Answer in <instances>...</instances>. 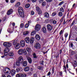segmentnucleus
<instances>
[{
  "label": "nucleus",
  "instance_id": "nucleus-1",
  "mask_svg": "<svg viewBox=\"0 0 77 77\" xmlns=\"http://www.w3.org/2000/svg\"><path fill=\"white\" fill-rule=\"evenodd\" d=\"M13 42V44L15 48L16 49H19L20 47V44L17 42H19V40L18 39H16L12 41Z\"/></svg>",
  "mask_w": 77,
  "mask_h": 77
},
{
  "label": "nucleus",
  "instance_id": "nucleus-2",
  "mask_svg": "<svg viewBox=\"0 0 77 77\" xmlns=\"http://www.w3.org/2000/svg\"><path fill=\"white\" fill-rule=\"evenodd\" d=\"M3 45L6 48H8L12 46V43L10 42H5L3 44Z\"/></svg>",
  "mask_w": 77,
  "mask_h": 77
},
{
  "label": "nucleus",
  "instance_id": "nucleus-3",
  "mask_svg": "<svg viewBox=\"0 0 77 77\" xmlns=\"http://www.w3.org/2000/svg\"><path fill=\"white\" fill-rule=\"evenodd\" d=\"M34 47L36 49H39L41 48V45L38 42H36L34 44Z\"/></svg>",
  "mask_w": 77,
  "mask_h": 77
},
{
  "label": "nucleus",
  "instance_id": "nucleus-4",
  "mask_svg": "<svg viewBox=\"0 0 77 77\" xmlns=\"http://www.w3.org/2000/svg\"><path fill=\"white\" fill-rule=\"evenodd\" d=\"M48 30L50 31V30H51L53 29V27H52V26L50 24H48L47 26Z\"/></svg>",
  "mask_w": 77,
  "mask_h": 77
},
{
  "label": "nucleus",
  "instance_id": "nucleus-5",
  "mask_svg": "<svg viewBox=\"0 0 77 77\" xmlns=\"http://www.w3.org/2000/svg\"><path fill=\"white\" fill-rule=\"evenodd\" d=\"M19 14L21 17L24 18V12L23 11H21V12H19Z\"/></svg>",
  "mask_w": 77,
  "mask_h": 77
},
{
  "label": "nucleus",
  "instance_id": "nucleus-6",
  "mask_svg": "<svg viewBox=\"0 0 77 77\" xmlns=\"http://www.w3.org/2000/svg\"><path fill=\"white\" fill-rule=\"evenodd\" d=\"M35 29L37 32H38L40 29V25L39 24H37L35 26Z\"/></svg>",
  "mask_w": 77,
  "mask_h": 77
},
{
  "label": "nucleus",
  "instance_id": "nucleus-7",
  "mask_svg": "<svg viewBox=\"0 0 77 77\" xmlns=\"http://www.w3.org/2000/svg\"><path fill=\"white\" fill-rule=\"evenodd\" d=\"M13 13V10L12 9H9L7 12V14L8 15L12 14Z\"/></svg>",
  "mask_w": 77,
  "mask_h": 77
},
{
  "label": "nucleus",
  "instance_id": "nucleus-8",
  "mask_svg": "<svg viewBox=\"0 0 77 77\" xmlns=\"http://www.w3.org/2000/svg\"><path fill=\"white\" fill-rule=\"evenodd\" d=\"M20 45L22 47H24L25 46V42L24 41L22 40L20 42Z\"/></svg>",
  "mask_w": 77,
  "mask_h": 77
},
{
  "label": "nucleus",
  "instance_id": "nucleus-9",
  "mask_svg": "<svg viewBox=\"0 0 77 77\" xmlns=\"http://www.w3.org/2000/svg\"><path fill=\"white\" fill-rule=\"evenodd\" d=\"M18 61H19L20 63H23V57L20 56L18 59Z\"/></svg>",
  "mask_w": 77,
  "mask_h": 77
},
{
  "label": "nucleus",
  "instance_id": "nucleus-10",
  "mask_svg": "<svg viewBox=\"0 0 77 77\" xmlns=\"http://www.w3.org/2000/svg\"><path fill=\"white\" fill-rule=\"evenodd\" d=\"M23 50H24L22 49H20L18 51V54H20V55L23 54Z\"/></svg>",
  "mask_w": 77,
  "mask_h": 77
},
{
  "label": "nucleus",
  "instance_id": "nucleus-11",
  "mask_svg": "<svg viewBox=\"0 0 77 77\" xmlns=\"http://www.w3.org/2000/svg\"><path fill=\"white\" fill-rule=\"evenodd\" d=\"M25 41L26 43H29L30 42V38L29 37H26L25 38Z\"/></svg>",
  "mask_w": 77,
  "mask_h": 77
},
{
  "label": "nucleus",
  "instance_id": "nucleus-12",
  "mask_svg": "<svg viewBox=\"0 0 77 77\" xmlns=\"http://www.w3.org/2000/svg\"><path fill=\"white\" fill-rule=\"evenodd\" d=\"M34 41H35V38L32 37L30 38V41L31 44H32L33 43Z\"/></svg>",
  "mask_w": 77,
  "mask_h": 77
},
{
  "label": "nucleus",
  "instance_id": "nucleus-13",
  "mask_svg": "<svg viewBox=\"0 0 77 77\" xmlns=\"http://www.w3.org/2000/svg\"><path fill=\"white\" fill-rule=\"evenodd\" d=\"M16 71L17 72H19L20 71H23V68L21 67H20L19 68H17L16 69Z\"/></svg>",
  "mask_w": 77,
  "mask_h": 77
},
{
  "label": "nucleus",
  "instance_id": "nucleus-14",
  "mask_svg": "<svg viewBox=\"0 0 77 77\" xmlns=\"http://www.w3.org/2000/svg\"><path fill=\"white\" fill-rule=\"evenodd\" d=\"M35 38L36 39H37V40H39L41 39V37L39 35L36 34L35 36Z\"/></svg>",
  "mask_w": 77,
  "mask_h": 77
},
{
  "label": "nucleus",
  "instance_id": "nucleus-15",
  "mask_svg": "<svg viewBox=\"0 0 77 77\" xmlns=\"http://www.w3.org/2000/svg\"><path fill=\"white\" fill-rule=\"evenodd\" d=\"M11 73V75H14L15 74V70L14 69H12Z\"/></svg>",
  "mask_w": 77,
  "mask_h": 77
},
{
  "label": "nucleus",
  "instance_id": "nucleus-16",
  "mask_svg": "<svg viewBox=\"0 0 77 77\" xmlns=\"http://www.w3.org/2000/svg\"><path fill=\"white\" fill-rule=\"evenodd\" d=\"M27 59L29 63H32V59L31 58L28 57L27 58Z\"/></svg>",
  "mask_w": 77,
  "mask_h": 77
},
{
  "label": "nucleus",
  "instance_id": "nucleus-17",
  "mask_svg": "<svg viewBox=\"0 0 77 77\" xmlns=\"http://www.w3.org/2000/svg\"><path fill=\"white\" fill-rule=\"evenodd\" d=\"M44 16L46 18H49L50 17V15L47 12H46L44 14Z\"/></svg>",
  "mask_w": 77,
  "mask_h": 77
},
{
  "label": "nucleus",
  "instance_id": "nucleus-18",
  "mask_svg": "<svg viewBox=\"0 0 77 77\" xmlns=\"http://www.w3.org/2000/svg\"><path fill=\"white\" fill-rule=\"evenodd\" d=\"M30 69V68L29 66H26L25 67L24 69V70L25 71H29V69Z\"/></svg>",
  "mask_w": 77,
  "mask_h": 77
},
{
  "label": "nucleus",
  "instance_id": "nucleus-19",
  "mask_svg": "<svg viewBox=\"0 0 77 77\" xmlns=\"http://www.w3.org/2000/svg\"><path fill=\"white\" fill-rule=\"evenodd\" d=\"M23 11V8L21 7H20L18 9V12H20Z\"/></svg>",
  "mask_w": 77,
  "mask_h": 77
},
{
  "label": "nucleus",
  "instance_id": "nucleus-20",
  "mask_svg": "<svg viewBox=\"0 0 77 77\" xmlns=\"http://www.w3.org/2000/svg\"><path fill=\"white\" fill-rule=\"evenodd\" d=\"M42 31L43 33H45L46 32H47V30L46 29V28H45V27H43L42 28Z\"/></svg>",
  "mask_w": 77,
  "mask_h": 77
},
{
  "label": "nucleus",
  "instance_id": "nucleus-21",
  "mask_svg": "<svg viewBox=\"0 0 77 77\" xmlns=\"http://www.w3.org/2000/svg\"><path fill=\"white\" fill-rule=\"evenodd\" d=\"M16 77H23L22 73H18L16 75Z\"/></svg>",
  "mask_w": 77,
  "mask_h": 77
},
{
  "label": "nucleus",
  "instance_id": "nucleus-22",
  "mask_svg": "<svg viewBox=\"0 0 77 77\" xmlns=\"http://www.w3.org/2000/svg\"><path fill=\"white\" fill-rule=\"evenodd\" d=\"M20 2H18L16 3V5H15V7L16 8H18V6H20Z\"/></svg>",
  "mask_w": 77,
  "mask_h": 77
},
{
  "label": "nucleus",
  "instance_id": "nucleus-23",
  "mask_svg": "<svg viewBox=\"0 0 77 77\" xmlns=\"http://www.w3.org/2000/svg\"><path fill=\"white\" fill-rule=\"evenodd\" d=\"M38 69H39V70H43V69H44V67L41 66H38L37 67Z\"/></svg>",
  "mask_w": 77,
  "mask_h": 77
},
{
  "label": "nucleus",
  "instance_id": "nucleus-24",
  "mask_svg": "<svg viewBox=\"0 0 77 77\" xmlns=\"http://www.w3.org/2000/svg\"><path fill=\"white\" fill-rule=\"evenodd\" d=\"M8 56H10V57H11L12 56H14V53L12 52H10L8 53Z\"/></svg>",
  "mask_w": 77,
  "mask_h": 77
},
{
  "label": "nucleus",
  "instance_id": "nucleus-25",
  "mask_svg": "<svg viewBox=\"0 0 77 77\" xmlns=\"http://www.w3.org/2000/svg\"><path fill=\"white\" fill-rule=\"evenodd\" d=\"M26 50L28 53H30V52H31V51H32V49L31 48H26Z\"/></svg>",
  "mask_w": 77,
  "mask_h": 77
},
{
  "label": "nucleus",
  "instance_id": "nucleus-26",
  "mask_svg": "<svg viewBox=\"0 0 77 77\" xmlns=\"http://www.w3.org/2000/svg\"><path fill=\"white\" fill-rule=\"evenodd\" d=\"M9 51L10 50L9 48H6L4 50V52H7L8 53V52H9Z\"/></svg>",
  "mask_w": 77,
  "mask_h": 77
},
{
  "label": "nucleus",
  "instance_id": "nucleus-27",
  "mask_svg": "<svg viewBox=\"0 0 77 77\" xmlns=\"http://www.w3.org/2000/svg\"><path fill=\"white\" fill-rule=\"evenodd\" d=\"M7 70L6 73H9V72H11V69L7 67Z\"/></svg>",
  "mask_w": 77,
  "mask_h": 77
},
{
  "label": "nucleus",
  "instance_id": "nucleus-28",
  "mask_svg": "<svg viewBox=\"0 0 77 77\" xmlns=\"http://www.w3.org/2000/svg\"><path fill=\"white\" fill-rule=\"evenodd\" d=\"M20 63H21L18 60H17L16 62V64L17 66H20Z\"/></svg>",
  "mask_w": 77,
  "mask_h": 77
},
{
  "label": "nucleus",
  "instance_id": "nucleus-29",
  "mask_svg": "<svg viewBox=\"0 0 77 77\" xmlns=\"http://www.w3.org/2000/svg\"><path fill=\"white\" fill-rule=\"evenodd\" d=\"M29 31H26L23 32V35H27L28 34H29Z\"/></svg>",
  "mask_w": 77,
  "mask_h": 77
},
{
  "label": "nucleus",
  "instance_id": "nucleus-30",
  "mask_svg": "<svg viewBox=\"0 0 77 77\" xmlns=\"http://www.w3.org/2000/svg\"><path fill=\"white\" fill-rule=\"evenodd\" d=\"M27 65V63L26 61H24L23 63V66H26Z\"/></svg>",
  "mask_w": 77,
  "mask_h": 77
},
{
  "label": "nucleus",
  "instance_id": "nucleus-31",
  "mask_svg": "<svg viewBox=\"0 0 77 77\" xmlns=\"http://www.w3.org/2000/svg\"><path fill=\"white\" fill-rule=\"evenodd\" d=\"M60 12H64V9L63 8H61L60 9Z\"/></svg>",
  "mask_w": 77,
  "mask_h": 77
},
{
  "label": "nucleus",
  "instance_id": "nucleus-32",
  "mask_svg": "<svg viewBox=\"0 0 77 77\" xmlns=\"http://www.w3.org/2000/svg\"><path fill=\"white\" fill-rule=\"evenodd\" d=\"M33 57L34 59H36V58H37V56L36 55V54L35 53H33Z\"/></svg>",
  "mask_w": 77,
  "mask_h": 77
},
{
  "label": "nucleus",
  "instance_id": "nucleus-33",
  "mask_svg": "<svg viewBox=\"0 0 77 77\" xmlns=\"http://www.w3.org/2000/svg\"><path fill=\"white\" fill-rule=\"evenodd\" d=\"M30 4H28L26 5H25V8H29L30 7Z\"/></svg>",
  "mask_w": 77,
  "mask_h": 77
},
{
  "label": "nucleus",
  "instance_id": "nucleus-34",
  "mask_svg": "<svg viewBox=\"0 0 77 77\" xmlns=\"http://www.w3.org/2000/svg\"><path fill=\"white\" fill-rule=\"evenodd\" d=\"M44 61H40L39 63L40 64V65H44Z\"/></svg>",
  "mask_w": 77,
  "mask_h": 77
},
{
  "label": "nucleus",
  "instance_id": "nucleus-35",
  "mask_svg": "<svg viewBox=\"0 0 77 77\" xmlns=\"http://www.w3.org/2000/svg\"><path fill=\"white\" fill-rule=\"evenodd\" d=\"M63 15L62 13V12H59L58 13V16L59 17H62Z\"/></svg>",
  "mask_w": 77,
  "mask_h": 77
},
{
  "label": "nucleus",
  "instance_id": "nucleus-36",
  "mask_svg": "<svg viewBox=\"0 0 77 77\" xmlns=\"http://www.w3.org/2000/svg\"><path fill=\"white\" fill-rule=\"evenodd\" d=\"M24 27V24L23 23H21L20 25V28H22Z\"/></svg>",
  "mask_w": 77,
  "mask_h": 77
},
{
  "label": "nucleus",
  "instance_id": "nucleus-37",
  "mask_svg": "<svg viewBox=\"0 0 77 77\" xmlns=\"http://www.w3.org/2000/svg\"><path fill=\"white\" fill-rule=\"evenodd\" d=\"M35 34V31L34 30L32 31L31 33V35H34Z\"/></svg>",
  "mask_w": 77,
  "mask_h": 77
},
{
  "label": "nucleus",
  "instance_id": "nucleus-38",
  "mask_svg": "<svg viewBox=\"0 0 77 77\" xmlns=\"http://www.w3.org/2000/svg\"><path fill=\"white\" fill-rule=\"evenodd\" d=\"M46 5V2H44L42 3V6H44Z\"/></svg>",
  "mask_w": 77,
  "mask_h": 77
},
{
  "label": "nucleus",
  "instance_id": "nucleus-39",
  "mask_svg": "<svg viewBox=\"0 0 77 77\" xmlns=\"http://www.w3.org/2000/svg\"><path fill=\"white\" fill-rule=\"evenodd\" d=\"M36 10L37 11H39V10H40L41 9H40V8H39V7H36Z\"/></svg>",
  "mask_w": 77,
  "mask_h": 77
},
{
  "label": "nucleus",
  "instance_id": "nucleus-40",
  "mask_svg": "<svg viewBox=\"0 0 77 77\" xmlns=\"http://www.w3.org/2000/svg\"><path fill=\"white\" fill-rule=\"evenodd\" d=\"M75 23V20H74L73 21L72 23H71V26H72Z\"/></svg>",
  "mask_w": 77,
  "mask_h": 77
},
{
  "label": "nucleus",
  "instance_id": "nucleus-41",
  "mask_svg": "<svg viewBox=\"0 0 77 77\" xmlns=\"http://www.w3.org/2000/svg\"><path fill=\"white\" fill-rule=\"evenodd\" d=\"M38 13V14H41V13H42V11L41 10H38V11H37Z\"/></svg>",
  "mask_w": 77,
  "mask_h": 77
},
{
  "label": "nucleus",
  "instance_id": "nucleus-42",
  "mask_svg": "<svg viewBox=\"0 0 77 77\" xmlns=\"http://www.w3.org/2000/svg\"><path fill=\"white\" fill-rule=\"evenodd\" d=\"M59 75H60V76H62L63 75V72L62 71L59 72Z\"/></svg>",
  "mask_w": 77,
  "mask_h": 77
},
{
  "label": "nucleus",
  "instance_id": "nucleus-43",
  "mask_svg": "<svg viewBox=\"0 0 77 77\" xmlns=\"http://www.w3.org/2000/svg\"><path fill=\"white\" fill-rule=\"evenodd\" d=\"M29 25L28 23H26L25 26V28H27L29 27Z\"/></svg>",
  "mask_w": 77,
  "mask_h": 77
},
{
  "label": "nucleus",
  "instance_id": "nucleus-44",
  "mask_svg": "<svg viewBox=\"0 0 77 77\" xmlns=\"http://www.w3.org/2000/svg\"><path fill=\"white\" fill-rule=\"evenodd\" d=\"M68 33H66L64 35V36L66 38H67V37L68 36Z\"/></svg>",
  "mask_w": 77,
  "mask_h": 77
},
{
  "label": "nucleus",
  "instance_id": "nucleus-45",
  "mask_svg": "<svg viewBox=\"0 0 77 77\" xmlns=\"http://www.w3.org/2000/svg\"><path fill=\"white\" fill-rule=\"evenodd\" d=\"M34 14H35V13L34 12V11H31V15H33Z\"/></svg>",
  "mask_w": 77,
  "mask_h": 77
},
{
  "label": "nucleus",
  "instance_id": "nucleus-46",
  "mask_svg": "<svg viewBox=\"0 0 77 77\" xmlns=\"http://www.w3.org/2000/svg\"><path fill=\"white\" fill-rule=\"evenodd\" d=\"M23 77H26V73H22Z\"/></svg>",
  "mask_w": 77,
  "mask_h": 77
},
{
  "label": "nucleus",
  "instance_id": "nucleus-47",
  "mask_svg": "<svg viewBox=\"0 0 77 77\" xmlns=\"http://www.w3.org/2000/svg\"><path fill=\"white\" fill-rule=\"evenodd\" d=\"M69 45H70L71 48H72V47H73V43H70Z\"/></svg>",
  "mask_w": 77,
  "mask_h": 77
},
{
  "label": "nucleus",
  "instance_id": "nucleus-48",
  "mask_svg": "<svg viewBox=\"0 0 77 77\" xmlns=\"http://www.w3.org/2000/svg\"><path fill=\"white\" fill-rule=\"evenodd\" d=\"M56 15V13L55 12H54L52 14V15L53 16H55Z\"/></svg>",
  "mask_w": 77,
  "mask_h": 77
},
{
  "label": "nucleus",
  "instance_id": "nucleus-49",
  "mask_svg": "<svg viewBox=\"0 0 77 77\" xmlns=\"http://www.w3.org/2000/svg\"><path fill=\"white\" fill-rule=\"evenodd\" d=\"M64 3V2L63 1H62L59 4V5H63V4Z\"/></svg>",
  "mask_w": 77,
  "mask_h": 77
},
{
  "label": "nucleus",
  "instance_id": "nucleus-50",
  "mask_svg": "<svg viewBox=\"0 0 77 77\" xmlns=\"http://www.w3.org/2000/svg\"><path fill=\"white\" fill-rule=\"evenodd\" d=\"M23 53H24V54L26 55V54H27V51L25 50H23Z\"/></svg>",
  "mask_w": 77,
  "mask_h": 77
},
{
  "label": "nucleus",
  "instance_id": "nucleus-51",
  "mask_svg": "<svg viewBox=\"0 0 77 77\" xmlns=\"http://www.w3.org/2000/svg\"><path fill=\"white\" fill-rule=\"evenodd\" d=\"M8 54V53L7 52H5L4 53V55H5V56H7V55H8V54Z\"/></svg>",
  "mask_w": 77,
  "mask_h": 77
},
{
  "label": "nucleus",
  "instance_id": "nucleus-52",
  "mask_svg": "<svg viewBox=\"0 0 77 77\" xmlns=\"http://www.w3.org/2000/svg\"><path fill=\"white\" fill-rule=\"evenodd\" d=\"M56 23H57V22L55 20H54L53 21V23H54V24H56Z\"/></svg>",
  "mask_w": 77,
  "mask_h": 77
},
{
  "label": "nucleus",
  "instance_id": "nucleus-53",
  "mask_svg": "<svg viewBox=\"0 0 77 77\" xmlns=\"http://www.w3.org/2000/svg\"><path fill=\"white\" fill-rule=\"evenodd\" d=\"M8 70V69L6 68L5 69H4V72H5V73H6V72H7V70Z\"/></svg>",
  "mask_w": 77,
  "mask_h": 77
},
{
  "label": "nucleus",
  "instance_id": "nucleus-54",
  "mask_svg": "<svg viewBox=\"0 0 77 77\" xmlns=\"http://www.w3.org/2000/svg\"><path fill=\"white\" fill-rule=\"evenodd\" d=\"M54 67H53L52 69V74H53L54 73Z\"/></svg>",
  "mask_w": 77,
  "mask_h": 77
},
{
  "label": "nucleus",
  "instance_id": "nucleus-55",
  "mask_svg": "<svg viewBox=\"0 0 77 77\" xmlns=\"http://www.w3.org/2000/svg\"><path fill=\"white\" fill-rule=\"evenodd\" d=\"M75 54V52H74V51H72L71 53V54H72V55H73V54Z\"/></svg>",
  "mask_w": 77,
  "mask_h": 77
},
{
  "label": "nucleus",
  "instance_id": "nucleus-56",
  "mask_svg": "<svg viewBox=\"0 0 77 77\" xmlns=\"http://www.w3.org/2000/svg\"><path fill=\"white\" fill-rule=\"evenodd\" d=\"M38 1L39 3H41L43 2V1H44V0H38Z\"/></svg>",
  "mask_w": 77,
  "mask_h": 77
},
{
  "label": "nucleus",
  "instance_id": "nucleus-57",
  "mask_svg": "<svg viewBox=\"0 0 77 77\" xmlns=\"http://www.w3.org/2000/svg\"><path fill=\"white\" fill-rule=\"evenodd\" d=\"M31 23H32V21H31V20H29L28 21V23H27L29 25L30 24H31Z\"/></svg>",
  "mask_w": 77,
  "mask_h": 77
},
{
  "label": "nucleus",
  "instance_id": "nucleus-58",
  "mask_svg": "<svg viewBox=\"0 0 77 77\" xmlns=\"http://www.w3.org/2000/svg\"><path fill=\"white\" fill-rule=\"evenodd\" d=\"M2 77H7V76L5 74H3L2 75Z\"/></svg>",
  "mask_w": 77,
  "mask_h": 77
},
{
  "label": "nucleus",
  "instance_id": "nucleus-59",
  "mask_svg": "<svg viewBox=\"0 0 77 77\" xmlns=\"http://www.w3.org/2000/svg\"><path fill=\"white\" fill-rule=\"evenodd\" d=\"M62 33H63V30H61L59 34L60 35H61Z\"/></svg>",
  "mask_w": 77,
  "mask_h": 77
},
{
  "label": "nucleus",
  "instance_id": "nucleus-60",
  "mask_svg": "<svg viewBox=\"0 0 77 77\" xmlns=\"http://www.w3.org/2000/svg\"><path fill=\"white\" fill-rule=\"evenodd\" d=\"M50 74H51V72H49L48 73L47 75L48 76H49Z\"/></svg>",
  "mask_w": 77,
  "mask_h": 77
},
{
  "label": "nucleus",
  "instance_id": "nucleus-61",
  "mask_svg": "<svg viewBox=\"0 0 77 77\" xmlns=\"http://www.w3.org/2000/svg\"><path fill=\"white\" fill-rule=\"evenodd\" d=\"M15 0H11V3H14Z\"/></svg>",
  "mask_w": 77,
  "mask_h": 77
},
{
  "label": "nucleus",
  "instance_id": "nucleus-62",
  "mask_svg": "<svg viewBox=\"0 0 77 77\" xmlns=\"http://www.w3.org/2000/svg\"><path fill=\"white\" fill-rule=\"evenodd\" d=\"M13 26H14L15 25V24L14 23H11Z\"/></svg>",
  "mask_w": 77,
  "mask_h": 77
},
{
  "label": "nucleus",
  "instance_id": "nucleus-63",
  "mask_svg": "<svg viewBox=\"0 0 77 77\" xmlns=\"http://www.w3.org/2000/svg\"><path fill=\"white\" fill-rule=\"evenodd\" d=\"M62 50H60V52H59V54H62Z\"/></svg>",
  "mask_w": 77,
  "mask_h": 77
},
{
  "label": "nucleus",
  "instance_id": "nucleus-64",
  "mask_svg": "<svg viewBox=\"0 0 77 77\" xmlns=\"http://www.w3.org/2000/svg\"><path fill=\"white\" fill-rule=\"evenodd\" d=\"M53 1V0H47V1L48 2H51Z\"/></svg>",
  "mask_w": 77,
  "mask_h": 77
}]
</instances>
